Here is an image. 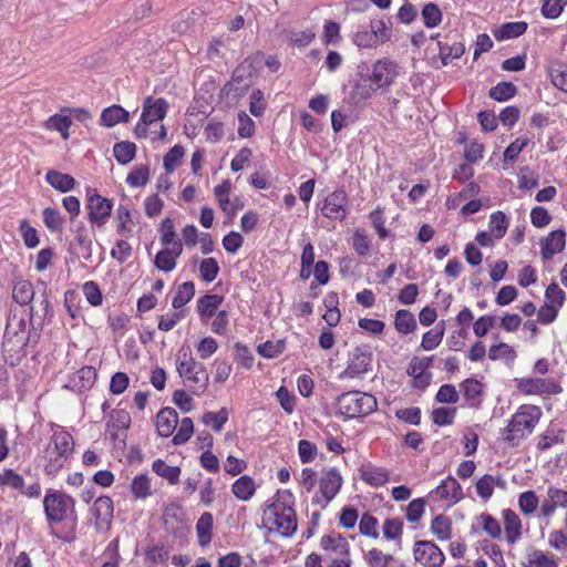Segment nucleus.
I'll list each match as a JSON object with an SVG mask.
<instances>
[{
    "label": "nucleus",
    "mask_w": 567,
    "mask_h": 567,
    "mask_svg": "<svg viewBox=\"0 0 567 567\" xmlns=\"http://www.w3.org/2000/svg\"><path fill=\"white\" fill-rule=\"evenodd\" d=\"M168 109L169 105L163 97H145L141 117L134 127L135 137L138 140L164 141L167 136V128L162 124V121L165 118Z\"/></svg>",
    "instance_id": "obj_1"
},
{
    "label": "nucleus",
    "mask_w": 567,
    "mask_h": 567,
    "mask_svg": "<svg viewBox=\"0 0 567 567\" xmlns=\"http://www.w3.org/2000/svg\"><path fill=\"white\" fill-rule=\"evenodd\" d=\"M291 494L285 492L264 511L262 522L272 533L289 537L297 530V515L290 502Z\"/></svg>",
    "instance_id": "obj_2"
},
{
    "label": "nucleus",
    "mask_w": 567,
    "mask_h": 567,
    "mask_svg": "<svg viewBox=\"0 0 567 567\" xmlns=\"http://www.w3.org/2000/svg\"><path fill=\"white\" fill-rule=\"evenodd\" d=\"M542 410L537 405L523 404L513 414L508 425L504 429L503 440L511 446L530 435L542 417Z\"/></svg>",
    "instance_id": "obj_3"
},
{
    "label": "nucleus",
    "mask_w": 567,
    "mask_h": 567,
    "mask_svg": "<svg viewBox=\"0 0 567 567\" xmlns=\"http://www.w3.org/2000/svg\"><path fill=\"white\" fill-rule=\"evenodd\" d=\"M74 441L72 435L60 426H55L44 449V470L48 474H56L72 455Z\"/></svg>",
    "instance_id": "obj_4"
},
{
    "label": "nucleus",
    "mask_w": 567,
    "mask_h": 567,
    "mask_svg": "<svg viewBox=\"0 0 567 567\" xmlns=\"http://www.w3.org/2000/svg\"><path fill=\"white\" fill-rule=\"evenodd\" d=\"M29 323L27 315L11 312L8 317L3 334L2 349L11 360L25 355L24 348L29 342Z\"/></svg>",
    "instance_id": "obj_5"
},
{
    "label": "nucleus",
    "mask_w": 567,
    "mask_h": 567,
    "mask_svg": "<svg viewBox=\"0 0 567 567\" xmlns=\"http://www.w3.org/2000/svg\"><path fill=\"white\" fill-rule=\"evenodd\" d=\"M176 370L193 394L202 395L207 390L209 375L206 367L196 361L190 352H182L177 355Z\"/></svg>",
    "instance_id": "obj_6"
},
{
    "label": "nucleus",
    "mask_w": 567,
    "mask_h": 567,
    "mask_svg": "<svg viewBox=\"0 0 567 567\" xmlns=\"http://www.w3.org/2000/svg\"><path fill=\"white\" fill-rule=\"evenodd\" d=\"M336 405L344 419H354L371 414L377 410L378 402L370 393L352 390L339 395Z\"/></svg>",
    "instance_id": "obj_7"
},
{
    "label": "nucleus",
    "mask_w": 567,
    "mask_h": 567,
    "mask_svg": "<svg viewBox=\"0 0 567 567\" xmlns=\"http://www.w3.org/2000/svg\"><path fill=\"white\" fill-rule=\"evenodd\" d=\"M74 506L75 501L59 491H49L43 498L44 514L50 526L64 522L69 513L74 512ZM50 534L60 538L53 527Z\"/></svg>",
    "instance_id": "obj_8"
},
{
    "label": "nucleus",
    "mask_w": 567,
    "mask_h": 567,
    "mask_svg": "<svg viewBox=\"0 0 567 567\" xmlns=\"http://www.w3.org/2000/svg\"><path fill=\"white\" fill-rule=\"evenodd\" d=\"M131 424V415L124 409H115L110 413L106 423V435L112 440L114 446L122 449L125 446L126 431Z\"/></svg>",
    "instance_id": "obj_9"
},
{
    "label": "nucleus",
    "mask_w": 567,
    "mask_h": 567,
    "mask_svg": "<svg viewBox=\"0 0 567 567\" xmlns=\"http://www.w3.org/2000/svg\"><path fill=\"white\" fill-rule=\"evenodd\" d=\"M516 389L525 395L559 394L563 389L553 379L519 378L515 379Z\"/></svg>",
    "instance_id": "obj_10"
},
{
    "label": "nucleus",
    "mask_w": 567,
    "mask_h": 567,
    "mask_svg": "<svg viewBox=\"0 0 567 567\" xmlns=\"http://www.w3.org/2000/svg\"><path fill=\"white\" fill-rule=\"evenodd\" d=\"M414 560L423 567H442L445 555L432 540H416L413 545Z\"/></svg>",
    "instance_id": "obj_11"
},
{
    "label": "nucleus",
    "mask_w": 567,
    "mask_h": 567,
    "mask_svg": "<svg viewBox=\"0 0 567 567\" xmlns=\"http://www.w3.org/2000/svg\"><path fill=\"white\" fill-rule=\"evenodd\" d=\"M399 74L398 64L388 59L378 60L373 66L371 74L368 76V80L373 84V89H385L391 86L395 78Z\"/></svg>",
    "instance_id": "obj_12"
},
{
    "label": "nucleus",
    "mask_w": 567,
    "mask_h": 567,
    "mask_svg": "<svg viewBox=\"0 0 567 567\" xmlns=\"http://www.w3.org/2000/svg\"><path fill=\"white\" fill-rule=\"evenodd\" d=\"M348 195L344 189H336L327 195L320 207L321 214L329 219L342 221L347 217Z\"/></svg>",
    "instance_id": "obj_13"
},
{
    "label": "nucleus",
    "mask_w": 567,
    "mask_h": 567,
    "mask_svg": "<svg viewBox=\"0 0 567 567\" xmlns=\"http://www.w3.org/2000/svg\"><path fill=\"white\" fill-rule=\"evenodd\" d=\"M86 209L89 220L92 224L102 227L107 223L111 216L113 203L99 194H93L87 198Z\"/></svg>",
    "instance_id": "obj_14"
},
{
    "label": "nucleus",
    "mask_w": 567,
    "mask_h": 567,
    "mask_svg": "<svg viewBox=\"0 0 567 567\" xmlns=\"http://www.w3.org/2000/svg\"><path fill=\"white\" fill-rule=\"evenodd\" d=\"M372 355L357 348L352 351L348 367L338 374L339 380L362 378L371 368Z\"/></svg>",
    "instance_id": "obj_15"
},
{
    "label": "nucleus",
    "mask_w": 567,
    "mask_h": 567,
    "mask_svg": "<svg viewBox=\"0 0 567 567\" xmlns=\"http://www.w3.org/2000/svg\"><path fill=\"white\" fill-rule=\"evenodd\" d=\"M558 508L567 509V489L550 485L540 504V517L549 518Z\"/></svg>",
    "instance_id": "obj_16"
},
{
    "label": "nucleus",
    "mask_w": 567,
    "mask_h": 567,
    "mask_svg": "<svg viewBox=\"0 0 567 567\" xmlns=\"http://www.w3.org/2000/svg\"><path fill=\"white\" fill-rule=\"evenodd\" d=\"M566 247V231L557 229L550 231L540 240V255L544 261H549Z\"/></svg>",
    "instance_id": "obj_17"
},
{
    "label": "nucleus",
    "mask_w": 567,
    "mask_h": 567,
    "mask_svg": "<svg viewBox=\"0 0 567 567\" xmlns=\"http://www.w3.org/2000/svg\"><path fill=\"white\" fill-rule=\"evenodd\" d=\"M343 480L336 468L322 471L319 480V491L326 503L331 502L339 493Z\"/></svg>",
    "instance_id": "obj_18"
},
{
    "label": "nucleus",
    "mask_w": 567,
    "mask_h": 567,
    "mask_svg": "<svg viewBox=\"0 0 567 567\" xmlns=\"http://www.w3.org/2000/svg\"><path fill=\"white\" fill-rule=\"evenodd\" d=\"M91 514L94 518L95 528L102 530L107 528L113 518V502L109 496H101L93 503Z\"/></svg>",
    "instance_id": "obj_19"
},
{
    "label": "nucleus",
    "mask_w": 567,
    "mask_h": 567,
    "mask_svg": "<svg viewBox=\"0 0 567 567\" xmlns=\"http://www.w3.org/2000/svg\"><path fill=\"white\" fill-rule=\"evenodd\" d=\"M431 494L437 499L446 501L451 504H456L464 498L463 489L453 476H447L443 480Z\"/></svg>",
    "instance_id": "obj_20"
},
{
    "label": "nucleus",
    "mask_w": 567,
    "mask_h": 567,
    "mask_svg": "<svg viewBox=\"0 0 567 567\" xmlns=\"http://www.w3.org/2000/svg\"><path fill=\"white\" fill-rule=\"evenodd\" d=\"M183 249V244L164 246V248L156 254L154 258V266L164 272L173 271L176 268L177 258L182 255Z\"/></svg>",
    "instance_id": "obj_21"
},
{
    "label": "nucleus",
    "mask_w": 567,
    "mask_h": 567,
    "mask_svg": "<svg viewBox=\"0 0 567 567\" xmlns=\"http://www.w3.org/2000/svg\"><path fill=\"white\" fill-rule=\"evenodd\" d=\"M135 214L136 212L128 203H121L118 205L115 213L116 233L118 235L124 237H131L133 235Z\"/></svg>",
    "instance_id": "obj_22"
},
{
    "label": "nucleus",
    "mask_w": 567,
    "mask_h": 567,
    "mask_svg": "<svg viewBox=\"0 0 567 567\" xmlns=\"http://www.w3.org/2000/svg\"><path fill=\"white\" fill-rule=\"evenodd\" d=\"M320 547L326 553L327 558L350 556V546L346 538L339 534L323 535L320 539Z\"/></svg>",
    "instance_id": "obj_23"
},
{
    "label": "nucleus",
    "mask_w": 567,
    "mask_h": 567,
    "mask_svg": "<svg viewBox=\"0 0 567 567\" xmlns=\"http://www.w3.org/2000/svg\"><path fill=\"white\" fill-rule=\"evenodd\" d=\"M361 480L372 487H380L388 483L390 473L386 468L372 463L362 464L359 468Z\"/></svg>",
    "instance_id": "obj_24"
},
{
    "label": "nucleus",
    "mask_w": 567,
    "mask_h": 567,
    "mask_svg": "<svg viewBox=\"0 0 567 567\" xmlns=\"http://www.w3.org/2000/svg\"><path fill=\"white\" fill-rule=\"evenodd\" d=\"M97 378V372L93 367L85 365L78 370L71 378L72 390L83 392L91 389Z\"/></svg>",
    "instance_id": "obj_25"
},
{
    "label": "nucleus",
    "mask_w": 567,
    "mask_h": 567,
    "mask_svg": "<svg viewBox=\"0 0 567 567\" xmlns=\"http://www.w3.org/2000/svg\"><path fill=\"white\" fill-rule=\"evenodd\" d=\"M178 424V414L172 408L162 409L156 416L157 432L163 437H168L173 434Z\"/></svg>",
    "instance_id": "obj_26"
},
{
    "label": "nucleus",
    "mask_w": 567,
    "mask_h": 567,
    "mask_svg": "<svg viewBox=\"0 0 567 567\" xmlns=\"http://www.w3.org/2000/svg\"><path fill=\"white\" fill-rule=\"evenodd\" d=\"M495 487L504 489L506 482L502 476L483 475L475 485L476 493L483 501H488L494 493Z\"/></svg>",
    "instance_id": "obj_27"
},
{
    "label": "nucleus",
    "mask_w": 567,
    "mask_h": 567,
    "mask_svg": "<svg viewBox=\"0 0 567 567\" xmlns=\"http://www.w3.org/2000/svg\"><path fill=\"white\" fill-rule=\"evenodd\" d=\"M503 517L506 540L515 544L522 538V520L512 509H504Z\"/></svg>",
    "instance_id": "obj_28"
},
{
    "label": "nucleus",
    "mask_w": 567,
    "mask_h": 567,
    "mask_svg": "<svg viewBox=\"0 0 567 567\" xmlns=\"http://www.w3.org/2000/svg\"><path fill=\"white\" fill-rule=\"evenodd\" d=\"M257 489V484L249 475H243L231 485V492L236 498L247 502L252 498Z\"/></svg>",
    "instance_id": "obj_29"
},
{
    "label": "nucleus",
    "mask_w": 567,
    "mask_h": 567,
    "mask_svg": "<svg viewBox=\"0 0 567 567\" xmlns=\"http://www.w3.org/2000/svg\"><path fill=\"white\" fill-rule=\"evenodd\" d=\"M130 113L121 105L114 104L104 109L101 113V125L105 127H113L118 123H127Z\"/></svg>",
    "instance_id": "obj_30"
},
{
    "label": "nucleus",
    "mask_w": 567,
    "mask_h": 567,
    "mask_svg": "<svg viewBox=\"0 0 567 567\" xmlns=\"http://www.w3.org/2000/svg\"><path fill=\"white\" fill-rule=\"evenodd\" d=\"M430 530L437 540H450L452 538V519L443 514L436 515L431 520Z\"/></svg>",
    "instance_id": "obj_31"
},
{
    "label": "nucleus",
    "mask_w": 567,
    "mask_h": 567,
    "mask_svg": "<svg viewBox=\"0 0 567 567\" xmlns=\"http://www.w3.org/2000/svg\"><path fill=\"white\" fill-rule=\"evenodd\" d=\"M224 298L219 295H205L197 301V312L202 320H207L217 313Z\"/></svg>",
    "instance_id": "obj_32"
},
{
    "label": "nucleus",
    "mask_w": 567,
    "mask_h": 567,
    "mask_svg": "<svg viewBox=\"0 0 567 567\" xmlns=\"http://www.w3.org/2000/svg\"><path fill=\"white\" fill-rule=\"evenodd\" d=\"M45 181L61 193L70 192L75 186V179L71 175L54 169L47 173Z\"/></svg>",
    "instance_id": "obj_33"
},
{
    "label": "nucleus",
    "mask_w": 567,
    "mask_h": 567,
    "mask_svg": "<svg viewBox=\"0 0 567 567\" xmlns=\"http://www.w3.org/2000/svg\"><path fill=\"white\" fill-rule=\"evenodd\" d=\"M461 390L471 408H477L481 403L483 385L475 379H466L461 383Z\"/></svg>",
    "instance_id": "obj_34"
},
{
    "label": "nucleus",
    "mask_w": 567,
    "mask_h": 567,
    "mask_svg": "<svg viewBox=\"0 0 567 567\" xmlns=\"http://www.w3.org/2000/svg\"><path fill=\"white\" fill-rule=\"evenodd\" d=\"M231 189V184L228 179L223 181L219 185L215 186L214 194L219 204L221 210L228 215H234L237 206L230 203L229 193Z\"/></svg>",
    "instance_id": "obj_35"
},
{
    "label": "nucleus",
    "mask_w": 567,
    "mask_h": 567,
    "mask_svg": "<svg viewBox=\"0 0 567 567\" xmlns=\"http://www.w3.org/2000/svg\"><path fill=\"white\" fill-rule=\"evenodd\" d=\"M527 30V23L524 21L508 22L497 28L493 34L498 41L514 39Z\"/></svg>",
    "instance_id": "obj_36"
},
{
    "label": "nucleus",
    "mask_w": 567,
    "mask_h": 567,
    "mask_svg": "<svg viewBox=\"0 0 567 567\" xmlns=\"http://www.w3.org/2000/svg\"><path fill=\"white\" fill-rule=\"evenodd\" d=\"M213 522V515L206 512L202 514L196 523L198 543L202 547H206L212 542Z\"/></svg>",
    "instance_id": "obj_37"
},
{
    "label": "nucleus",
    "mask_w": 567,
    "mask_h": 567,
    "mask_svg": "<svg viewBox=\"0 0 567 567\" xmlns=\"http://www.w3.org/2000/svg\"><path fill=\"white\" fill-rule=\"evenodd\" d=\"M285 34L287 43L296 48L309 45L316 37V32L311 28L305 30H287Z\"/></svg>",
    "instance_id": "obj_38"
},
{
    "label": "nucleus",
    "mask_w": 567,
    "mask_h": 567,
    "mask_svg": "<svg viewBox=\"0 0 567 567\" xmlns=\"http://www.w3.org/2000/svg\"><path fill=\"white\" fill-rule=\"evenodd\" d=\"M72 124L71 117L63 114H54L50 116L43 124L48 131H56L61 134L63 140L70 137L69 128Z\"/></svg>",
    "instance_id": "obj_39"
},
{
    "label": "nucleus",
    "mask_w": 567,
    "mask_h": 567,
    "mask_svg": "<svg viewBox=\"0 0 567 567\" xmlns=\"http://www.w3.org/2000/svg\"><path fill=\"white\" fill-rule=\"evenodd\" d=\"M445 332V321H440L433 329L426 331L421 341V347L425 351L435 349L442 341Z\"/></svg>",
    "instance_id": "obj_40"
},
{
    "label": "nucleus",
    "mask_w": 567,
    "mask_h": 567,
    "mask_svg": "<svg viewBox=\"0 0 567 567\" xmlns=\"http://www.w3.org/2000/svg\"><path fill=\"white\" fill-rule=\"evenodd\" d=\"M394 327L399 333L409 334L415 331L416 320L411 311L401 309L395 313Z\"/></svg>",
    "instance_id": "obj_41"
},
{
    "label": "nucleus",
    "mask_w": 567,
    "mask_h": 567,
    "mask_svg": "<svg viewBox=\"0 0 567 567\" xmlns=\"http://www.w3.org/2000/svg\"><path fill=\"white\" fill-rule=\"evenodd\" d=\"M152 470L172 485L177 484L179 481L181 468L178 466H171L161 458L153 462Z\"/></svg>",
    "instance_id": "obj_42"
},
{
    "label": "nucleus",
    "mask_w": 567,
    "mask_h": 567,
    "mask_svg": "<svg viewBox=\"0 0 567 567\" xmlns=\"http://www.w3.org/2000/svg\"><path fill=\"white\" fill-rule=\"evenodd\" d=\"M508 225L509 223L506 215L497 210L489 216L488 231L492 233L495 239H502L507 231Z\"/></svg>",
    "instance_id": "obj_43"
},
{
    "label": "nucleus",
    "mask_w": 567,
    "mask_h": 567,
    "mask_svg": "<svg viewBox=\"0 0 567 567\" xmlns=\"http://www.w3.org/2000/svg\"><path fill=\"white\" fill-rule=\"evenodd\" d=\"M159 240L163 246H174L175 244H183L178 238L175 230V225L172 218H164L158 228Z\"/></svg>",
    "instance_id": "obj_44"
},
{
    "label": "nucleus",
    "mask_w": 567,
    "mask_h": 567,
    "mask_svg": "<svg viewBox=\"0 0 567 567\" xmlns=\"http://www.w3.org/2000/svg\"><path fill=\"white\" fill-rule=\"evenodd\" d=\"M34 297V289L28 280H19L12 289V298L20 305H29Z\"/></svg>",
    "instance_id": "obj_45"
},
{
    "label": "nucleus",
    "mask_w": 567,
    "mask_h": 567,
    "mask_svg": "<svg viewBox=\"0 0 567 567\" xmlns=\"http://www.w3.org/2000/svg\"><path fill=\"white\" fill-rule=\"evenodd\" d=\"M195 295V285L192 281H186L178 286L177 291L172 300L174 309H179L188 303Z\"/></svg>",
    "instance_id": "obj_46"
},
{
    "label": "nucleus",
    "mask_w": 567,
    "mask_h": 567,
    "mask_svg": "<svg viewBox=\"0 0 567 567\" xmlns=\"http://www.w3.org/2000/svg\"><path fill=\"white\" fill-rule=\"evenodd\" d=\"M113 154L120 164H128L135 157L136 145L132 142L116 143L113 147Z\"/></svg>",
    "instance_id": "obj_47"
},
{
    "label": "nucleus",
    "mask_w": 567,
    "mask_h": 567,
    "mask_svg": "<svg viewBox=\"0 0 567 567\" xmlns=\"http://www.w3.org/2000/svg\"><path fill=\"white\" fill-rule=\"evenodd\" d=\"M516 93L517 87L512 82H501L489 90L488 95L497 102H505L514 97Z\"/></svg>",
    "instance_id": "obj_48"
},
{
    "label": "nucleus",
    "mask_w": 567,
    "mask_h": 567,
    "mask_svg": "<svg viewBox=\"0 0 567 567\" xmlns=\"http://www.w3.org/2000/svg\"><path fill=\"white\" fill-rule=\"evenodd\" d=\"M437 44L443 65H447L452 59L461 58L465 52V48L461 42H454L453 44L449 45L439 41Z\"/></svg>",
    "instance_id": "obj_49"
},
{
    "label": "nucleus",
    "mask_w": 567,
    "mask_h": 567,
    "mask_svg": "<svg viewBox=\"0 0 567 567\" xmlns=\"http://www.w3.org/2000/svg\"><path fill=\"white\" fill-rule=\"evenodd\" d=\"M185 150L182 145L173 146L163 158V165L167 173H173L182 163Z\"/></svg>",
    "instance_id": "obj_50"
},
{
    "label": "nucleus",
    "mask_w": 567,
    "mask_h": 567,
    "mask_svg": "<svg viewBox=\"0 0 567 567\" xmlns=\"http://www.w3.org/2000/svg\"><path fill=\"white\" fill-rule=\"evenodd\" d=\"M383 537L386 540H401L403 522L400 518H386L382 525Z\"/></svg>",
    "instance_id": "obj_51"
},
{
    "label": "nucleus",
    "mask_w": 567,
    "mask_h": 567,
    "mask_svg": "<svg viewBox=\"0 0 567 567\" xmlns=\"http://www.w3.org/2000/svg\"><path fill=\"white\" fill-rule=\"evenodd\" d=\"M131 492L135 498L145 499L152 493L151 481L147 475L141 474L133 478Z\"/></svg>",
    "instance_id": "obj_52"
},
{
    "label": "nucleus",
    "mask_w": 567,
    "mask_h": 567,
    "mask_svg": "<svg viewBox=\"0 0 567 567\" xmlns=\"http://www.w3.org/2000/svg\"><path fill=\"white\" fill-rule=\"evenodd\" d=\"M0 486L10 487L16 491H22L24 478L12 468H6L0 472Z\"/></svg>",
    "instance_id": "obj_53"
},
{
    "label": "nucleus",
    "mask_w": 567,
    "mask_h": 567,
    "mask_svg": "<svg viewBox=\"0 0 567 567\" xmlns=\"http://www.w3.org/2000/svg\"><path fill=\"white\" fill-rule=\"evenodd\" d=\"M150 181V167L147 165L135 166L127 175L126 183L132 187L145 186Z\"/></svg>",
    "instance_id": "obj_54"
},
{
    "label": "nucleus",
    "mask_w": 567,
    "mask_h": 567,
    "mask_svg": "<svg viewBox=\"0 0 567 567\" xmlns=\"http://www.w3.org/2000/svg\"><path fill=\"white\" fill-rule=\"evenodd\" d=\"M42 215L43 223L51 233H60L62 230L64 219L59 210L51 207H47L43 209Z\"/></svg>",
    "instance_id": "obj_55"
},
{
    "label": "nucleus",
    "mask_w": 567,
    "mask_h": 567,
    "mask_svg": "<svg viewBox=\"0 0 567 567\" xmlns=\"http://www.w3.org/2000/svg\"><path fill=\"white\" fill-rule=\"evenodd\" d=\"M488 358L492 361H496V360L514 361V359L516 358V352L513 349V347H511L509 344H507L505 342H501L497 344H493L488 349Z\"/></svg>",
    "instance_id": "obj_56"
},
{
    "label": "nucleus",
    "mask_w": 567,
    "mask_h": 567,
    "mask_svg": "<svg viewBox=\"0 0 567 567\" xmlns=\"http://www.w3.org/2000/svg\"><path fill=\"white\" fill-rule=\"evenodd\" d=\"M227 420L228 411L226 409H221L218 412H206L202 419L205 425L210 426L216 432L221 431Z\"/></svg>",
    "instance_id": "obj_57"
},
{
    "label": "nucleus",
    "mask_w": 567,
    "mask_h": 567,
    "mask_svg": "<svg viewBox=\"0 0 567 567\" xmlns=\"http://www.w3.org/2000/svg\"><path fill=\"white\" fill-rule=\"evenodd\" d=\"M527 567H558V564L553 555L535 549L528 557Z\"/></svg>",
    "instance_id": "obj_58"
},
{
    "label": "nucleus",
    "mask_w": 567,
    "mask_h": 567,
    "mask_svg": "<svg viewBox=\"0 0 567 567\" xmlns=\"http://www.w3.org/2000/svg\"><path fill=\"white\" fill-rule=\"evenodd\" d=\"M352 247L360 257H365L370 252L371 240L363 229H355L352 237Z\"/></svg>",
    "instance_id": "obj_59"
},
{
    "label": "nucleus",
    "mask_w": 567,
    "mask_h": 567,
    "mask_svg": "<svg viewBox=\"0 0 567 567\" xmlns=\"http://www.w3.org/2000/svg\"><path fill=\"white\" fill-rule=\"evenodd\" d=\"M538 503L539 499L534 491L523 492L518 497V507L524 515H532Z\"/></svg>",
    "instance_id": "obj_60"
},
{
    "label": "nucleus",
    "mask_w": 567,
    "mask_h": 567,
    "mask_svg": "<svg viewBox=\"0 0 567 567\" xmlns=\"http://www.w3.org/2000/svg\"><path fill=\"white\" fill-rule=\"evenodd\" d=\"M432 421L439 426L451 425L456 416L455 408H436L432 411Z\"/></svg>",
    "instance_id": "obj_61"
},
{
    "label": "nucleus",
    "mask_w": 567,
    "mask_h": 567,
    "mask_svg": "<svg viewBox=\"0 0 567 567\" xmlns=\"http://www.w3.org/2000/svg\"><path fill=\"white\" fill-rule=\"evenodd\" d=\"M551 83L559 90L567 92V65L555 64L549 69Z\"/></svg>",
    "instance_id": "obj_62"
},
{
    "label": "nucleus",
    "mask_w": 567,
    "mask_h": 567,
    "mask_svg": "<svg viewBox=\"0 0 567 567\" xmlns=\"http://www.w3.org/2000/svg\"><path fill=\"white\" fill-rule=\"evenodd\" d=\"M199 272L204 281H214L219 272V265L217 260L213 257L203 259L199 266Z\"/></svg>",
    "instance_id": "obj_63"
},
{
    "label": "nucleus",
    "mask_w": 567,
    "mask_h": 567,
    "mask_svg": "<svg viewBox=\"0 0 567 567\" xmlns=\"http://www.w3.org/2000/svg\"><path fill=\"white\" fill-rule=\"evenodd\" d=\"M367 559L370 567H388L394 558L381 549L372 548L368 551Z\"/></svg>",
    "instance_id": "obj_64"
}]
</instances>
